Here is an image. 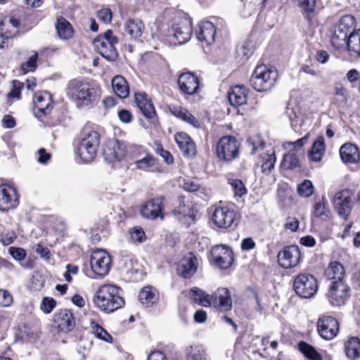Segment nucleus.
<instances>
[{"instance_id":"22","label":"nucleus","mask_w":360,"mask_h":360,"mask_svg":"<svg viewBox=\"0 0 360 360\" xmlns=\"http://www.w3.org/2000/svg\"><path fill=\"white\" fill-rule=\"evenodd\" d=\"M54 322L59 331L69 333L75 327V321L70 310L62 309L54 315Z\"/></svg>"},{"instance_id":"25","label":"nucleus","mask_w":360,"mask_h":360,"mask_svg":"<svg viewBox=\"0 0 360 360\" xmlns=\"http://www.w3.org/2000/svg\"><path fill=\"white\" fill-rule=\"evenodd\" d=\"M216 27L209 21H202L198 25L196 30L197 39L206 44H212L215 40Z\"/></svg>"},{"instance_id":"41","label":"nucleus","mask_w":360,"mask_h":360,"mask_svg":"<svg viewBox=\"0 0 360 360\" xmlns=\"http://www.w3.org/2000/svg\"><path fill=\"white\" fill-rule=\"evenodd\" d=\"M186 360H207L205 350L201 345H192L186 349Z\"/></svg>"},{"instance_id":"11","label":"nucleus","mask_w":360,"mask_h":360,"mask_svg":"<svg viewBox=\"0 0 360 360\" xmlns=\"http://www.w3.org/2000/svg\"><path fill=\"white\" fill-rule=\"evenodd\" d=\"M278 264L285 269L296 266L300 261L301 252L297 245L284 247L277 256Z\"/></svg>"},{"instance_id":"43","label":"nucleus","mask_w":360,"mask_h":360,"mask_svg":"<svg viewBox=\"0 0 360 360\" xmlns=\"http://www.w3.org/2000/svg\"><path fill=\"white\" fill-rule=\"evenodd\" d=\"M298 347L300 352L309 360H322L321 355L314 349V347L307 344L305 342H300L298 344Z\"/></svg>"},{"instance_id":"48","label":"nucleus","mask_w":360,"mask_h":360,"mask_svg":"<svg viewBox=\"0 0 360 360\" xmlns=\"http://www.w3.org/2000/svg\"><path fill=\"white\" fill-rule=\"evenodd\" d=\"M264 162L262 165V171L264 174L269 175L274 168L276 158L273 152L271 154H266L264 157Z\"/></svg>"},{"instance_id":"35","label":"nucleus","mask_w":360,"mask_h":360,"mask_svg":"<svg viewBox=\"0 0 360 360\" xmlns=\"http://www.w3.org/2000/svg\"><path fill=\"white\" fill-rule=\"evenodd\" d=\"M136 169L143 172H152L156 166V159L150 153L145 152L142 157L138 158L134 162Z\"/></svg>"},{"instance_id":"39","label":"nucleus","mask_w":360,"mask_h":360,"mask_svg":"<svg viewBox=\"0 0 360 360\" xmlns=\"http://www.w3.org/2000/svg\"><path fill=\"white\" fill-rule=\"evenodd\" d=\"M345 353L348 358L355 360L360 357V340L358 338H350L345 346Z\"/></svg>"},{"instance_id":"57","label":"nucleus","mask_w":360,"mask_h":360,"mask_svg":"<svg viewBox=\"0 0 360 360\" xmlns=\"http://www.w3.org/2000/svg\"><path fill=\"white\" fill-rule=\"evenodd\" d=\"M307 139H308L307 136H305L294 142H291V141L285 142L283 144V147L285 149H288L290 147H292L294 150H297L302 148V146L307 143Z\"/></svg>"},{"instance_id":"18","label":"nucleus","mask_w":360,"mask_h":360,"mask_svg":"<svg viewBox=\"0 0 360 360\" xmlns=\"http://www.w3.org/2000/svg\"><path fill=\"white\" fill-rule=\"evenodd\" d=\"M236 219L235 212L228 207H218L215 208L212 219L213 223L220 229L230 227Z\"/></svg>"},{"instance_id":"30","label":"nucleus","mask_w":360,"mask_h":360,"mask_svg":"<svg viewBox=\"0 0 360 360\" xmlns=\"http://www.w3.org/2000/svg\"><path fill=\"white\" fill-rule=\"evenodd\" d=\"M171 113L177 118L191 124L195 128H199L200 123L187 109L182 107L174 106L170 108Z\"/></svg>"},{"instance_id":"36","label":"nucleus","mask_w":360,"mask_h":360,"mask_svg":"<svg viewBox=\"0 0 360 360\" xmlns=\"http://www.w3.org/2000/svg\"><path fill=\"white\" fill-rule=\"evenodd\" d=\"M112 87L115 94L120 98H125L129 96V87L127 80L122 76L117 75L112 78Z\"/></svg>"},{"instance_id":"19","label":"nucleus","mask_w":360,"mask_h":360,"mask_svg":"<svg viewBox=\"0 0 360 360\" xmlns=\"http://www.w3.org/2000/svg\"><path fill=\"white\" fill-rule=\"evenodd\" d=\"M317 330L321 338L331 340L338 332V322L332 316L320 317L317 321Z\"/></svg>"},{"instance_id":"46","label":"nucleus","mask_w":360,"mask_h":360,"mask_svg":"<svg viewBox=\"0 0 360 360\" xmlns=\"http://www.w3.org/2000/svg\"><path fill=\"white\" fill-rule=\"evenodd\" d=\"M286 115L288 116L290 122L291 127L296 129L297 126L300 124L302 121V115L298 108H287Z\"/></svg>"},{"instance_id":"44","label":"nucleus","mask_w":360,"mask_h":360,"mask_svg":"<svg viewBox=\"0 0 360 360\" xmlns=\"http://www.w3.org/2000/svg\"><path fill=\"white\" fill-rule=\"evenodd\" d=\"M326 205L327 200L324 196L316 199L312 209L313 215L316 217H328L330 211L326 207Z\"/></svg>"},{"instance_id":"4","label":"nucleus","mask_w":360,"mask_h":360,"mask_svg":"<svg viewBox=\"0 0 360 360\" xmlns=\"http://www.w3.org/2000/svg\"><path fill=\"white\" fill-rule=\"evenodd\" d=\"M100 143V135L94 129H86L83 132L77 146V152L84 162H91L96 157Z\"/></svg>"},{"instance_id":"40","label":"nucleus","mask_w":360,"mask_h":360,"mask_svg":"<svg viewBox=\"0 0 360 360\" xmlns=\"http://www.w3.org/2000/svg\"><path fill=\"white\" fill-rule=\"evenodd\" d=\"M190 296L194 302L198 303L202 307H208L211 306V295L206 294L199 288L194 287L191 288L190 290Z\"/></svg>"},{"instance_id":"45","label":"nucleus","mask_w":360,"mask_h":360,"mask_svg":"<svg viewBox=\"0 0 360 360\" xmlns=\"http://www.w3.org/2000/svg\"><path fill=\"white\" fill-rule=\"evenodd\" d=\"M90 327L92 333L97 338L109 343L112 342V336L96 321H91Z\"/></svg>"},{"instance_id":"62","label":"nucleus","mask_w":360,"mask_h":360,"mask_svg":"<svg viewBox=\"0 0 360 360\" xmlns=\"http://www.w3.org/2000/svg\"><path fill=\"white\" fill-rule=\"evenodd\" d=\"M147 360H167V358L160 351H153L148 355Z\"/></svg>"},{"instance_id":"60","label":"nucleus","mask_w":360,"mask_h":360,"mask_svg":"<svg viewBox=\"0 0 360 360\" xmlns=\"http://www.w3.org/2000/svg\"><path fill=\"white\" fill-rule=\"evenodd\" d=\"M156 152L164 159L167 164H171L173 162L172 155L169 151L165 150L162 147H158Z\"/></svg>"},{"instance_id":"13","label":"nucleus","mask_w":360,"mask_h":360,"mask_svg":"<svg viewBox=\"0 0 360 360\" xmlns=\"http://www.w3.org/2000/svg\"><path fill=\"white\" fill-rule=\"evenodd\" d=\"M349 288L344 281H333L330 286L327 297L333 306H341L349 297Z\"/></svg>"},{"instance_id":"12","label":"nucleus","mask_w":360,"mask_h":360,"mask_svg":"<svg viewBox=\"0 0 360 360\" xmlns=\"http://www.w3.org/2000/svg\"><path fill=\"white\" fill-rule=\"evenodd\" d=\"M172 36L179 44L187 42L191 37L193 28L190 19L181 18L176 19L172 26Z\"/></svg>"},{"instance_id":"63","label":"nucleus","mask_w":360,"mask_h":360,"mask_svg":"<svg viewBox=\"0 0 360 360\" xmlns=\"http://www.w3.org/2000/svg\"><path fill=\"white\" fill-rule=\"evenodd\" d=\"M299 227V221L295 218H289L285 224V228L294 232Z\"/></svg>"},{"instance_id":"23","label":"nucleus","mask_w":360,"mask_h":360,"mask_svg":"<svg viewBox=\"0 0 360 360\" xmlns=\"http://www.w3.org/2000/svg\"><path fill=\"white\" fill-rule=\"evenodd\" d=\"M197 268V258L192 253H189L180 260L177 271L181 276L188 278L195 273Z\"/></svg>"},{"instance_id":"56","label":"nucleus","mask_w":360,"mask_h":360,"mask_svg":"<svg viewBox=\"0 0 360 360\" xmlns=\"http://www.w3.org/2000/svg\"><path fill=\"white\" fill-rule=\"evenodd\" d=\"M97 18L103 23H109L112 20V12L110 8H104L97 11Z\"/></svg>"},{"instance_id":"10","label":"nucleus","mask_w":360,"mask_h":360,"mask_svg":"<svg viewBox=\"0 0 360 360\" xmlns=\"http://www.w3.org/2000/svg\"><path fill=\"white\" fill-rule=\"evenodd\" d=\"M126 153V144L117 139L108 141L103 150V158L109 163L120 161L125 157Z\"/></svg>"},{"instance_id":"2","label":"nucleus","mask_w":360,"mask_h":360,"mask_svg":"<svg viewBox=\"0 0 360 360\" xmlns=\"http://www.w3.org/2000/svg\"><path fill=\"white\" fill-rule=\"evenodd\" d=\"M122 289L112 283H104L96 290L94 303L101 311L110 314L124 305Z\"/></svg>"},{"instance_id":"15","label":"nucleus","mask_w":360,"mask_h":360,"mask_svg":"<svg viewBox=\"0 0 360 360\" xmlns=\"http://www.w3.org/2000/svg\"><path fill=\"white\" fill-rule=\"evenodd\" d=\"M164 200L163 196H158L143 203L140 210L141 215L147 219H155L160 217L162 219Z\"/></svg>"},{"instance_id":"9","label":"nucleus","mask_w":360,"mask_h":360,"mask_svg":"<svg viewBox=\"0 0 360 360\" xmlns=\"http://www.w3.org/2000/svg\"><path fill=\"white\" fill-rule=\"evenodd\" d=\"M91 270L98 276L107 275L111 267V258L103 250H96L92 252L90 258Z\"/></svg>"},{"instance_id":"17","label":"nucleus","mask_w":360,"mask_h":360,"mask_svg":"<svg viewBox=\"0 0 360 360\" xmlns=\"http://www.w3.org/2000/svg\"><path fill=\"white\" fill-rule=\"evenodd\" d=\"M211 306L218 310L226 312L232 309L231 293L226 288H219L211 296Z\"/></svg>"},{"instance_id":"37","label":"nucleus","mask_w":360,"mask_h":360,"mask_svg":"<svg viewBox=\"0 0 360 360\" xmlns=\"http://www.w3.org/2000/svg\"><path fill=\"white\" fill-rule=\"evenodd\" d=\"M326 276L333 281H343L345 268L340 262H330L326 270Z\"/></svg>"},{"instance_id":"28","label":"nucleus","mask_w":360,"mask_h":360,"mask_svg":"<svg viewBox=\"0 0 360 360\" xmlns=\"http://www.w3.org/2000/svg\"><path fill=\"white\" fill-rule=\"evenodd\" d=\"M248 91L244 86L237 85L230 89L228 98L231 105L239 106L246 103Z\"/></svg>"},{"instance_id":"61","label":"nucleus","mask_w":360,"mask_h":360,"mask_svg":"<svg viewBox=\"0 0 360 360\" xmlns=\"http://www.w3.org/2000/svg\"><path fill=\"white\" fill-rule=\"evenodd\" d=\"M248 143L252 146V153H256L259 148L262 149L264 146V142L261 141L259 138H257V140L250 139H248Z\"/></svg>"},{"instance_id":"50","label":"nucleus","mask_w":360,"mask_h":360,"mask_svg":"<svg viewBox=\"0 0 360 360\" xmlns=\"http://www.w3.org/2000/svg\"><path fill=\"white\" fill-rule=\"evenodd\" d=\"M229 183L231 184L236 196L242 197L247 193V189L241 180L229 179Z\"/></svg>"},{"instance_id":"1","label":"nucleus","mask_w":360,"mask_h":360,"mask_svg":"<svg viewBox=\"0 0 360 360\" xmlns=\"http://www.w3.org/2000/svg\"><path fill=\"white\" fill-rule=\"evenodd\" d=\"M65 92L67 97L78 108L93 107L101 97V89L98 84L80 79L69 81Z\"/></svg>"},{"instance_id":"16","label":"nucleus","mask_w":360,"mask_h":360,"mask_svg":"<svg viewBox=\"0 0 360 360\" xmlns=\"http://www.w3.org/2000/svg\"><path fill=\"white\" fill-rule=\"evenodd\" d=\"M199 79L191 72L181 73L178 78V86L180 91L186 95L192 96L198 93Z\"/></svg>"},{"instance_id":"54","label":"nucleus","mask_w":360,"mask_h":360,"mask_svg":"<svg viewBox=\"0 0 360 360\" xmlns=\"http://www.w3.org/2000/svg\"><path fill=\"white\" fill-rule=\"evenodd\" d=\"M13 302V295L8 290L0 289V307H8Z\"/></svg>"},{"instance_id":"24","label":"nucleus","mask_w":360,"mask_h":360,"mask_svg":"<svg viewBox=\"0 0 360 360\" xmlns=\"http://www.w3.org/2000/svg\"><path fill=\"white\" fill-rule=\"evenodd\" d=\"M135 102L140 111L147 119L154 122L155 120L156 112L151 100L144 93L136 94Z\"/></svg>"},{"instance_id":"20","label":"nucleus","mask_w":360,"mask_h":360,"mask_svg":"<svg viewBox=\"0 0 360 360\" xmlns=\"http://www.w3.org/2000/svg\"><path fill=\"white\" fill-rule=\"evenodd\" d=\"M351 196L349 190L345 189L335 193L333 198V205L338 214L347 219L352 210Z\"/></svg>"},{"instance_id":"47","label":"nucleus","mask_w":360,"mask_h":360,"mask_svg":"<svg viewBox=\"0 0 360 360\" xmlns=\"http://www.w3.org/2000/svg\"><path fill=\"white\" fill-rule=\"evenodd\" d=\"M297 191L301 197L308 198L314 193V187L310 180L305 179L297 186Z\"/></svg>"},{"instance_id":"8","label":"nucleus","mask_w":360,"mask_h":360,"mask_svg":"<svg viewBox=\"0 0 360 360\" xmlns=\"http://www.w3.org/2000/svg\"><path fill=\"white\" fill-rule=\"evenodd\" d=\"M239 146L238 141L233 136H223L217 145V157L224 161H231L239 155Z\"/></svg>"},{"instance_id":"29","label":"nucleus","mask_w":360,"mask_h":360,"mask_svg":"<svg viewBox=\"0 0 360 360\" xmlns=\"http://www.w3.org/2000/svg\"><path fill=\"white\" fill-rule=\"evenodd\" d=\"M35 107L44 115L49 113L52 107V98L47 91L37 93L33 99Z\"/></svg>"},{"instance_id":"14","label":"nucleus","mask_w":360,"mask_h":360,"mask_svg":"<svg viewBox=\"0 0 360 360\" xmlns=\"http://www.w3.org/2000/svg\"><path fill=\"white\" fill-rule=\"evenodd\" d=\"M211 255L214 264L221 269H228L233 262V253L226 245H218L212 248Z\"/></svg>"},{"instance_id":"51","label":"nucleus","mask_w":360,"mask_h":360,"mask_svg":"<svg viewBox=\"0 0 360 360\" xmlns=\"http://www.w3.org/2000/svg\"><path fill=\"white\" fill-rule=\"evenodd\" d=\"M299 6L303 10L306 17L309 19L311 17V14L314 13L316 1L315 0H297Z\"/></svg>"},{"instance_id":"38","label":"nucleus","mask_w":360,"mask_h":360,"mask_svg":"<svg viewBox=\"0 0 360 360\" xmlns=\"http://www.w3.org/2000/svg\"><path fill=\"white\" fill-rule=\"evenodd\" d=\"M325 153L324 138L319 136L313 143L311 149L309 151V158L314 162H319Z\"/></svg>"},{"instance_id":"3","label":"nucleus","mask_w":360,"mask_h":360,"mask_svg":"<svg viewBox=\"0 0 360 360\" xmlns=\"http://www.w3.org/2000/svg\"><path fill=\"white\" fill-rule=\"evenodd\" d=\"M354 18L350 15L341 18L339 22L333 25L330 30V41L336 49H345L347 38L354 29Z\"/></svg>"},{"instance_id":"32","label":"nucleus","mask_w":360,"mask_h":360,"mask_svg":"<svg viewBox=\"0 0 360 360\" xmlns=\"http://www.w3.org/2000/svg\"><path fill=\"white\" fill-rule=\"evenodd\" d=\"M125 32L134 39H139L144 30V25L139 19H129L124 23Z\"/></svg>"},{"instance_id":"52","label":"nucleus","mask_w":360,"mask_h":360,"mask_svg":"<svg viewBox=\"0 0 360 360\" xmlns=\"http://www.w3.org/2000/svg\"><path fill=\"white\" fill-rule=\"evenodd\" d=\"M38 58V53L34 52V53L31 56L29 59L23 63L21 65V70L23 74H26L29 72H32L35 70L37 65V61Z\"/></svg>"},{"instance_id":"33","label":"nucleus","mask_w":360,"mask_h":360,"mask_svg":"<svg viewBox=\"0 0 360 360\" xmlns=\"http://www.w3.org/2000/svg\"><path fill=\"white\" fill-rule=\"evenodd\" d=\"M55 27L60 39L67 40L72 37L73 29L72 25L65 18L62 16L58 17Z\"/></svg>"},{"instance_id":"42","label":"nucleus","mask_w":360,"mask_h":360,"mask_svg":"<svg viewBox=\"0 0 360 360\" xmlns=\"http://www.w3.org/2000/svg\"><path fill=\"white\" fill-rule=\"evenodd\" d=\"M281 165L285 169H294L300 167L299 158L292 151L284 155Z\"/></svg>"},{"instance_id":"34","label":"nucleus","mask_w":360,"mask_h":360,"mask_svg":"<svg viewBox=\"0 0 360 360\" xmlns=\"http://www.w3.org/2000/svg\"><path fill=\"white\" fill-rule=\"evenodd\" d=\"M159 296L155 288L152 286L144 287L139 292V300L146 307L153 305L158 300Z\"/></svg>"},{"instance_id":"59","label":"nucleus","mask_w":360,"mask_h":360,"mask_svg":"<svg viewBox=\"0 0 360 360\" xmlns=\"http://www.w3.org/2000/svg\"><path fill=\"white\" fill-rule=\"evenodd\" d=\"M16 238L15 234L12 231H7L2 233L0 235L1 242L4 245H8L12 243L14 239Z\"/></svg>"},{"instance_id":"55","label":"nucleus","mask_w":360,"mask_h":360,"mask_svg":"<svg viewBox=\"0 0 360 360\" xmlns=\"http://www.w3.org/2000/svg\"><path fill=\"white\" fill-rule=\"evenodd\" d=\"M24 85H25L24 83H22L18 80H13V89L8 94V98L19 99L20 98L21 90L23 88Z\"/></svg>"},{"instance_id":"64","label":"nucleus","mask_w":360,"mask_h":360,"mask_svg":"<svg viewBox=\"0 0 360 360\" xmlns=\"http://www.w3.org/2000/svg\"><path fill=\"white\" fill-rule=\"evenodd\" d=\"M118 117L122 122L129 123L131 120L132 115L129 110H122L118 112Z\"/></svg>"},{"instance_id":"26","label":"nucleus","mask_w":360,"mask_h":360,"mask_svg":"<svg viewBox=\"0 0 360 360\" xmlns=\"http://www.w3.org/2000/svg\"><path fill=\"white\" fill-rule=\"evenodd\" d=\"M175 141L182 153L188 158L194 157L196 148L191 137L185 132H179L175 136Z\"/></svg>"},{"instance_id":"27","label":"nucleus","mask_w":360,"mask_h":360,"mask_svg":"<svg viewBox=\"0 0 360 360\" xmlns=\"http://www.w3.org/2000/svg\"><path fill=\"white\" fill-rule=\"evenodd\" d=\"M341 160L346 163H357L360 160V153L358 147L352 143H346L340 148Z\"/></svg>"},{"instance_id":"7","label":"nucleus","mask_w":360,"mask_h":360,"mask_svg":"<svg viewBox=\"0 0 360 360\" xmlns=\"http://www.w3.org/2000/svg\"><path fill=\"white\" fill-rule=\"evenodd\" d=\"M294 290L302 298L312 297L318 290L316 278L310 274H300L294 280Z\"/></svg>"},{"instance_id":"53","label":"nucleus","mask_w":360,"mask_h":360,"mask_svg":"<svg viewBox=\"0 0 360 360\" xmlns=\"http://www.w3.org/2000/svg\"><path fill=\"white\" fill-rule=\"evenodd\" d=\"M56 306V302L53 298L46 297L41 301L40 309L45 314H50Z\"/></svg>"},{"instance_id":"49","label":"nucleus","mask_w":360,"mask_h":360,"mask_svg":"<svg viewBox=\"0 0 360 360\" xmlns=\"http://www.w3.org/2000/svg\"><path fill=\"white\" fill-rule=\"evenodd\" d=\"M130 238L134 243H141L146 239L143 229L140 226H134L130 231Z\"/></svg>"},{"instance_id":"58","label":"nucleus","mask_w":360,"mask_h":360,"mask_svg":"<svg viewBox=\"0 0 360 360\" xmlns=\"http://www.w3.org/2000/svg\"><path fill=\"white\" fill-rule=\"evenodd\" d=\"M9 253L13 259L18 261H22L26 255L25 250L15 247H11L9 248Z\"/></svg>"},{"instance_id":"21","label":"nucleus","mask_w":360,"mask_h":360,"mask_svg":"<svg viewBox=\"0 0 360 360\" xmlns=\"http://www.w3.org/2000/svg\"><path fill=\"white\" fill-rule=\"evenodd\" d=\"M18 199L15 188L8 184L0 186V210L7 211L17 206Z\"/></svg>"},{"instance_id":"6","label":"nucleus","mask_w":360,"mask_h":360,"mask_svg":"<svg viewBox=\"0 0 360 360\" xmlns=\"http://www.w3.org/2000/svg\"><path fill=\"white\" fill-rule=\"evenodd\" d=\"M118 43V39L112 30H107L103 35L98 36L93 41L94 48L108 61L117 60L118 54L115 45Z\"/></svg>"},{"instance_id":"31","label":"nucleus","mask_w":360,"mask_h":360,"mask_svg":"<svg viewBox=\"0 0 360 360\" xmlns=\"http://www.w3.org/2000/svg\"><path fill=\"white\" fill-rule=\"evenodd\" d=\"M345 49H347L351 56L360 57V29L352 30Z\"/></svg>"},{"instance_id":"5","label":"nucleus","mask_w":360,"mask_h":360,"mask_svg":"<svg viewBox=\"0 0 360 360\" xmlns=\"http://www.w3.org/2000/svg\"><path fill=\"white\" fill-rule=\"evenodd\" d=\"M278 77L276 71L264 65H257L250 78L251 86L257 91L270 90L275 84Z\"/></svg>"}]
</instances>
